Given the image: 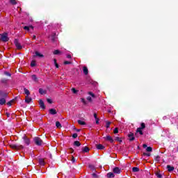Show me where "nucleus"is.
<instances>
[{"instance_id":"55","label":"nucleus","mask_w":178,"mask_h":178,"mask_svg":"<svg viewBox=\"0 0 178 178\" xmlns=\"http://www.w3.org/2000/svg\"><path fill=\"white\" fill-rule=\"evenodd\" d=\"M54 65H55L56 69H58V68L59 67V65H58V63H56V64H54Z\"/></svg>"},{"instance_id":"39","label":"nucleus","mask_w":178,"mask_h":178,"mask_svg":"<svg viewBox=\"0 0 178 178\" xmlns=\"http://www.w3.org/2000/svg\"><path fill=\"white\" fill-rule=\"evenodd\" d=\"M156 177L158 178H162V175H161V173L159 172L156 173Z\"/></svg>"},{"instance_id":"7","label":"nucleus","mask_w":178,"mask_h":178,"mask_svg":"<svg viewBox=\"0 0 178 178\" xmlns=\"http://www.w3.org/2000/svg\"><path fill=\"white\" fill-rule=\"evenodd\" d=\"M8 97V93L3 90H0V98H6Z\"/></svg>"},{"instance_id":"22","label":"nucleus","mask_w":178,"mask_h":178,"mask_svg":"<svg viewBox=\"0 0 178 178\" xmlns=\"http://www.w3.org/2000/svg\"><path fill=\"white\" fill-rule=\"evenodd\" d=\"M56 127L57 129H60V127H62V124H60V122L57 121V122H56Z\"/></svg>"},{"instance_id":"57","label":"nucleus","mask_w":178,"mask_h":178,"mask_svg":"<svg viewBox=\"0 0 178 178\" xmlns=\"http://www.w3.org/2000/svg\"><path fill=\"white\" fill-rule=\"evenodd\" d=\"M54 65H56V63H56V59H54Z\"/></svg>"},{"instance_id":"3","label":"nucleus","mask_w":178,"mask_h":178,"mask_svg":"<svg viewBox=\"0 0 178 178\" xmlns=\"http://www.w3.org/2000/svg\"><path fill=\"white\" fill-rule=\"evenodd\" d=\"M1 41H3L4 42H8V41H9V38H8V34L3 33L1 35Z\"/></svg>"},{"instance_id":"1","label":"nucleus","mask_w":178,"mask_h":178,"mask_svg":"<svg viewBox=\"0 0 178 178\" xmlns=\"http://www.w3.org/2000/svg\"><path fill=\"white\" fill-rule=\"evenodd\" d=\"M10 147L13 148V149H16L17 151H19L20 149H23V148H24V146L18 144H14L10 145Z\"/></svg>"},{"instance_id":"16","label":"nucleus","mask_w":178,"mask_h":178,"mask_svg":"<svg viewBox=\"0 0 178 178\" xmlns=\"http://www.w3.org/2000/svg\"><path fill=\"white\" fill-rule=\"evenodd\" d=\"M31 101H32L31 97H29V96L26 97L25 102H26V104H30Z\"/></svg>"},{"instance_id":"45","label":"nucleus","mask_w":178,"mask_h":178,"mask_svg":"<svg viewBox=\"0 0 178 178\" xmlns=\"http://www.w3.org/2000/svg\"><path fill=\"white\" fill-rule=\"evenodd\" d=\"M4 74H5L6 76H8L9 77L11 76L10 73H9V72H4Z\"/></svg>"},{"instance_id":"37","label":"nucleus","mask_w":178,"mask_h":178,"mask_svg":"<svg viewBox=\"0 0 178 178\" xmlns=\"http://www.w3.org/2000/svg\"><path fill=\"white\" fill-rule=\"evenodd\" d=\"M89 168L91 170H95V167L92 165H89Z\"/></svg>"},{"instance_id":"42","label":"nucleus","mask_w":178,"mask_h":178,"mask_svg":"<svg viewBox=\"0 0 178 178\" xmlns=\"http://www.w3.org/2000/svg\"><path fill=\"white\" fill-rule=\"evenodd\" d=\"M118 133H119V129L118 128H115L114 134H118Z\"/></svg>"},{"instance_id":"40","label":"nucleus","mask_w":178,"mask_h":178,"mask_svg":"<svg viewBox=\"0 0 178 178\" xmlns=\"http://www.w3.org/2000/svg\"><path fill=\"white\" fill-rule=\"evenodd\" d=\"M10 2L12 5H16V0H10Z\"/></svg>"},{"instance_id":"30","label":"nucleus","mask_w":178,"mask_h":178,"mask_svg":"<svg viewBox=\"0 0 178 178\" xmlns=\"http://www.w3.org/2000/svg\"><path fill=\"white\" fill-rule=\"evenodd\" d=\"M111 122H109V121H106V129H109V127H111Z\"/></svg>"},{"instance_id":"6","label":"nucleus","mask_w":178,"mask_h":178,"mask_svg":"<svg viewBox=\"0 0 178 178\" xmlns=\"http://www.w3.org/2000/svg\"><path fill=\"white\" fill-rule=\"evenodd\" d=\"M104 140H106V141H110V143H113V138H112V136H106V137H104Z\"/></svg>"},{"instance_id":"2","label":"nucleus","mask_w":178,"mask_h":178,"mask_svg":"<svg viewBox=\"0 0 178 178\" xmlns=\"http://www.w3.org/2000/svg\"><path fill=\"white\" fill-rule=\"evenodd\" d=\"M33 141L36 145H42V140H41L40 137H35Z\"/></svg>"},{"instance_id":"36","label":"nucleus","mask_w":178,"mask_h":178,"mask_svg":"<svg viewBox=\"0 0 178 178\" xmlns=\"http://www.w3.org/2000/svg\"><path fill=\"white\" fill-rule=\"evenodd\" d=\"M155 161H156V162H159L161 161V157L159 156H156L155 158Z\"/></svg>"},{"instance_id":"21","label":"nucleus","mask_w":178,"mask_h":178,"mask_svg":"<svg viewBox=\"0 0 178 178\" xmlns=\"http://www.w3.org/2000/svg\"><path fill=\"white\" fill-rule=\"evenodd\" d=\"M24 93L26 94V95H27V97H29V95H30V91L26 89V88H24Z\"/></svg>"},{"instance_id":"56","label":"nucleus","mask_w":178,"mask_h":178,"mask_svg":"<svg viewBox=\"0 0 178 178\" xmlns=\"http://www.w3.org/2000/svg\"><path fill=\"white\" fill-rule=\"evenodd\" d=\"M143 148H148V147H147V145L144 144L143 145Z\"/></svg>"},{"instance_id":"34","label":"nucleus","mask_w":178,"mask_h":178,"mask_svg":"<svg viewBox=\"0 0 178 178\" xmlns=\"http://www.w3.org/2000/svg\"><path fill=\"white\" fill-rule=\"evenodd\" d=\"M60 54V51H59V50H55L54 51V55H59Z\"/></svg>"},{"instance_id":"54","label":"nucleus","mask_w":178,"mask_h":178,"mask_svg":"<svg viewBox=\"0 0 178 178\" xmlns=\"http://www.w3.org/2000/svg\"><path fill=\"white\" fill-rule=\"evenodd\" d=\"M94 118L95 120L98 119V117L97 116V113H94Z\"/></svg>"},{"instance_id":"58","label":"nucleus","mask_w":178,"mask_h":178,"mask_svg":"<svg viewBox=\"0 0 178 178\" xmlns=\"http://www.w3.org/2000/svg\"><path fill=\"white\" fill-rule=\"evenodd\" d=\"M52 41H55V36L52 38Z\"/></svg>"},{"instance_id":"61","label":"nucleus","mask_w":178,"mask_h":178,"mask_svg":"<svg viewBox=\"0 0 178 178\" xmlns=\"http://www.w3.org/2000/svg\"><path fill=\"white\" fill-rule=\"evenodd\" d=\"M76 131H80V129H77Z\"/></svg>"},{"instance_id":"49","label":"nucleus","mask_w":178,"mask_h":178,"mask_svg":"<svg viewBox=\"0 0 178 178\" xmlns=\"http://www.w3.org/2000/svg\"><path fill=\"white\" fill-rule=\"evenodd\" d=\"M143 155L145 156H150L149 153H143Z\"/></svg>"},{"instance_id":"23","label":"nucleus","mask_w":178,"mask_h":178,"mask_svg":"<svg viewBox=\"0 0 178 178\" xmlns=\"http://www.w3.org/2000/svg\"><path fill=\"white\" fill-rule=\"evenodd\" d=\"M78 124H81V126H84V125H86V122L82 121V120H78Z\"/></svg>"},{"instance_id":"46","label":"nucleus","mask_w":178,"mask_h":178,"mask_svg":"<svg viewBox=\"0 0 178 178\" xmlns=\"http://www.w3.org/2000/svg\"><path fill=\"white\" fill-rule=\"evenodd\" d=\"M87 100L89 101L90 102H91V101H92V99H91V97H88Z\"/></svg>"},{"instance_id":"19","label":"nucleus","mask_w":178,"mask_h":178,"mask_svg":"<svg viewBox=\"0 0 178 178\" xmlns=\"http://www.w3.org/2000/svg\"><path fill=\"white\" fill-rule=\"evenodd\" d=\"M107 177L108 178H113V177H115V174H113V172H108L107 174Z\"/></svg>"},{"instance_id":"33","label":"nucleus","mask_w":178,"mask_h":178,"mask_svg":"<svg viewBox=\"0 0 178 178\" xmlns=\"http://www.w3.org/2000/svg\"><path fill=\"white\" fill-rule=\"evenodd\" d=\"M146 151H147V152H152V147H147L146 148Z\"/></svg>"},{"instance_id":"38","label":"nucleus","mask_w":178,"mask_h":178,"mask_svg":"<svg viewBox=\"0 0 178 178\" xmlns=\"http://www.w3.org/2000/svg\"><path fill=\"white\" fill-rule=\"evenodd\" d=\"M81 99V102H83V105H87V101H86V99Z\"/></svg>"},{"instance_id":"17","label":"nucleus","mask_w":178,"mask_h":178,"mask_svg":"<svg viewBox=\"0 0 178 178\" xmlns=\"http://www.w3.org/2000/svg\"><path fill=\"white\" fill-rule=\"evenodd\" d=\"M97 149H104L105 146L102 145V144L97 145Z\"/></svg>"},{"instance_id":"10","label":"nucleus","mask_w":178,"mask_h":178,"mask_svg":"<svg viewBox=\"0 0 178 178\" xmlns=\"http://www.w3.org/2000/svg\"><path fill=\"white\" fill-rule=\"evenodd\" d=\"M128 137L129 138V141H134V134L131 133L128 135Z\"/></svg>"},{"instance_id":"8","label":"nucleus","mask_w":178,"mask_h":178,"mask_svg":"<svg viewBox=\"0 0 178 178\" xmlns=\"http://www.w3.org/2000/svg\"><path fill=\"white\" fill-rule=\"evenodd\" d=\"M5 98L6 97L0 98V105H5V104H6V99Z\"/></svg>"},{"instance_id":"18","label":"nucleus","mask_w":178,"mask_h":178,"mask_svg":"<svg viewBox=\"0 0 178 178\" xmlns=\"http://www.w3.org/2000/svg\"><path fill=\"white\" fill-rule=\"evenodd\" d=\"M113 172L119 175V173H120V169H119V168L116 167L113 169Z\"/></svg>"},{"instance_id":"14","label":"nucleus","mask_w":178,"mask_h":178,"mask_svg":"<svg viewBox=\"0 0 178 178\" xmlns=\"http://www.w3.org/2000/svg\"><path fill=\"white\" fill-rule=\"evenodd\" d=\"M49 113H50V115H56L57 112L55 108H51L49 110Z\"/></svg>"},{"instance_id":"53","label":"nucleus","mask_w":178,"mask_h":178,"mask_svg":"<svg viewBox=\"0 0 178 178\" xmlns=\"http://www.w3.org/2000/svg\"><path fill=\"white\" fill-rule=\"evenodd\" d=\"M67 59H70L72 58V56H70V54H67Z\"/></svg>"},{"instance_id":"24","label":"nucleus","mask_w":178,"mask_h":178,"mask_svg":"<svg viewBox=\"0 0 178 178\" xmlns=\"http://www.w3.org/2000/svg\"><path fill=\"white\" fill-rule=\"evenodd\" d=\"M32 80H33V81H38V79L37 78V76L35 74L32 75Z\"/></svg>"},{"instance_id":"41","label":"nucleus","mask_w":178,"mask_h":178,"mask_svg":"<svg viewBox=\"0 0 178 178\" xmlns=\"http://www.w3.org/2000/svg\"><path fill=\"white\" fill-rule=\"evenodd\" d=\"M89 95H91L92 98H95V95L92 93V92H88Z\"/></svg>"},{"instance_id":"12","label":"nucleus","mask_w":178,"mask_h":178,"mask_svg":"<svg viewBox=\"0 0 178 178\" xmlns=\"http://www.w3.org/2000/svg\"><path fill=\"white\" fill-rule=\"evenodd\" d=\"M38 162L40 166H44L45 165V161H44V159H40Z\"/></svg>"},{"instance_id":"52","label":"nucleus","mask_w":178,"mask_h":178,"mask_svg":"<svg viewBox=\"0 0 178 178\" xmlns=\"http://www.w3.org/2000/svg\"><path fill=\"white\" fill-rule=\"evenodd\" d=\"M92 177H95V178H97L98 177V176L95 173L92 174Z\"/></svg>"},{"instance_id":"9","label":"nucleus","mask_w":178,"mask_h":178,"mask_svg":"<svg viewBox=\"0 0 178 178\" xmlns=\"http://www.w3.org/2000/svg\"><path fill=\"white\" fill-rule=\"evenodd\" d=\"M39 105L42 109H45V105L44 104V101L39 100Z\"/></svg>"},{"instance_id":"51","label":"nucleus","mask_w":178,"mask_h":178,"mask_svg":"<svg viewBox=\"0 0 178 178\" xmlns=\"http://www.w3.org/2000/svg\"><path fill=\"white\" fill-rule=\"evenodd\" d=\"M95 120H96V124H99V119L97 118Z\"/></svg>"},{"instance_id":"31","label":"nucleus","mask_w":178,"mask_h":178,"mask_svg":"<svg viewBox=\"0 0 178 178\" xmlns=\"http://www.w3.org/2000/svg\"><path fill=\"white\" fill-rule=\"evenodd\" d=\"M39 92H40V94L43 95V94H45V90H44V89H42V88H40L39 89Z\"/></svg>"},{"instance_id":"25","label":"nucleus","mask_w":178,"mask_h":178,"mask_svg":"<svg viewBox=\"0 0 178 178\" xmlns=\"http://www.w3.org/2000/svg\"><path fill=\"white\" fill-rule=\"evenodd\" d=\"M136 131L138 133H139V134H140V136H143V129H141V128H138Z\"/></svg>"},{"instance_id":"20","label":"nucleus","mask_w":178,"mask_h":178,"mask_svg":"<svg viewBox=\"0 0 178 178\" xmlns=\"http://www.w3.org/2000/svg\"><path fill=\"white\" fill-rule=\"evenodd\" d=\"M83 73L86 76L88 74V68H87V67H83Z\"/></svg>"},{"instance_id":"5","label":"nucleus","mask_w":178,"mask_h":178,"mask_svg":"<svg viewBox=\"0 0 178 178\" xmlns=\"http://www.w3.org/2000/svg\"><path fill=\"white\" fill-rule=\"evenodd\" d=\"M23 140H24V144H26V145H30V139L26 136H24L22 137Z\"/></svg>"},{"instance_id":"15","label":"nucleus","mask_w":178,"mask_h":178,"mask_svg":"<svg viewBox=\"0 0 178 178\" xmlns=\"http://www.w3.org/2000/svg\"><path fill=\"white\" fill-rule=\"evenodd\" d=\"M0 83H1V84H8V79L3 78L0 80Z\"/></svg>"},{"instance_id":"48","label":"nucleus","mask_w":178,"mask_h":178,"mask_svg":"<svg viewBox=\"0 0 178 178\" xmlns=\"http://www.w3.org/2000/svg\"><path fill=\"white\" fill-rule=\"evenodd\" d=\"M73 138H77V134H74L72 135Z\"/></svg>"},{"instance_id":"32","label":"nucleus","mask_w":178,"mask_h":178,"mask_svg":"<svg viewBox=\"0 0 178 178\" xmlns=\"http://www.w3.org/2000/svg\"><path fill=\"white\" fill-rule=\"evenodd\" d=\"M139 129H141L142 130L143 129H145V124L144 122H142Z\"/></svg>"},{"instance_id":"50","label":"nucleus","mask_w":178,"mask_h":178,"mask_svg":"<svg viewBox=\"0 0 178 178\" xmlns=\"http://www.w3.org/2000/svg\"><path fill=\"white\" fill-rule=\"evenodd\" d=\"M24 29L27 30L29 31L30 30V28H29V26H24Z\"/></svg>"},{"instance_id":"26","label":"nucleus","mask_w":178,"mask_h":178,"mask_svg":"<svg viewBox=\"0 0 178 178\" xmlns=\"http://www.w3.org/2000/svg\"><path fill=\"white\" fill-rule=\"evenodd\" d=\"M71 91H72V92H73V94H77L79 92V90H76V88H72L71 89Z\"/></svg>"},{"instance_id":"13","label":"nucleus","mask_w":178,"mask_h":178,"mask_svg":"<svg viewBox=\"0 0 178 178\" xmlns=\"http://www.w3.org/2000/svg\"><path fill=\"white\" fill-rule=\"evenodd\" d=\"M167 169H168V172H173L175 170V167L168 165Z\"/></svg>"},{"instance_id":"4","label":"nucleus","mask_w":178,"mask_h":178,"mask_svg":"<svg viewBox=\"0 0 178 178\" xmlns=\"http://www.w3.org/2000/svg\"><path fill=\"white\" fill-rule=\"evenodd\" d=\"M14 44H15L16 47L18 49H22V48H23V47L22 46V44L19 42V40H17V39H15L14 41Z\"/></svg>"},{"instance_id":"35","label":"nucleus","mask_w":178,"mask_h":178,"mask_svg":"<svg viewBox=\"0 0 178 178\" xmlns=\"http://www.w3.org/2000/svg\"><path fill=\"white\" fill-rule=\"evenodd\" d=\"M13 101H14V100H11V101L8 102L7 103V105H8V106H12V104H13Z\"/></svg>"},{"instance_id":"28","label":"nucleus","mask_w":178,"mask_h":178,"mask_svg":"<svg viewBox=\"0 0 178 178\" xmlns=\"http://www.w3.org/2000/svg\"><path fill=\"white\" fill-rule=\"evenodd\" d=\"M82 151H83V152H89L90 149H88V147H85L82 149Z\"/></svg>"},{"instance_id":"44","label":"nucleus","mask_w":178,"mask_h":178,"mask_svg":"<svg viewBox=\"0 0 178 178\" xmlns=\"http://www.w3.org/2000/svg\"><path fill=\"white\" fill-rule=\"evenodd\" d=\"M72 62L70 61H64V65H70Z\"/></svg>"},{"instance_id":"60","label":"nucleus","mask_w":178,"mask_h":178,"mask_svg":"<svg viewBox=\"0 0 178 178\" xmlns=\"http://www.w3.org/2000/svg\"><path fill=\"white\" fill-rule=\"evenodd\" d=\"M115 140H119V137H116Z\"/></svg>"},{"instance_id":"59","label":"nucleus","mask_w":178,"mask_h":178,"mask_svg":"<svg viewBox=\"0 0 178 178\" xmlns=\"http://www.w3.org/2000/svg\"><path fill=\"white\" fill-rule=\"evenodd\" d=\"M33 40H35V38H36V36L35 35H33Z\"/></svg>"},{"instance_id":"29","label":"nucleus","mask_w":178,"mask_h":178,"mask_svg":"<svg viewBox=\"0 0 178 178\" xmlns=\"http://www.w3.org/2000/svg\"><path fill=\"white\" fill-rule=\"evenodd\" d=\"M132 171L136 172H139L140 171V168H137V167H134L132 168Z\"/></svg>"},{"instance_id":"47","label":"nucleus","mask_w":178,"mask_h":178,"mask_svg":"<svg viewBox=\"0 0 178 178\" xmlns=\"http://www.w3.org/2000/svg\"><path fill=\"white\" fill-rule=\"evenodd\" d=\"M47 102H48L49 104H52V99H47Z\"/></svg>"},{"instance_id":"27","label":"nucleus","mask_w":178,"mask_h":178,"mask_svg":"<svg viewBox=\"0 0 178 178\" xmlns=\"http://www.w3.org/2000/svg\"><path fill=\"white\" fill-rule=\"evenodd\" d=\"M74 145H75L76 147H80V145H81V143L76 140L74 143Z\"/></svg>"},{"instance_id":"43","label":"nucleus","mask_w":178,"mask_h":178,"mask_svg":"<svg viewBox=\"0 0 178 178\" xmlns=\"http://www.w3.org/2000/svg\"><path fill=\"white\" fill-rule=\"evenodd\" d=\"M31 67H34V66H35V61H32L31 63Z\"/></svg>"},{"instance_id":"11","label":"nucleus","mask_w":178,"mask_h":178,"mask_svg":"<svg viewBox=\"0 0 178 178\" xmlns=\"http://www.w3.org/2000/svg\"><path fill=\"white\" fill-rule=\"evenodd\" d=\"M33 56H34V58H35V56H38L39 58H44V55L41 54L38 51H35V55Z\"/></svg>"}]
</instances>
